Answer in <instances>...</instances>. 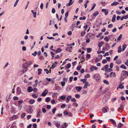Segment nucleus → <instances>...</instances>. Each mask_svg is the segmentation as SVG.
I'll return each instance as SVG.
<instances>
[{"mask_svg":"<svg viewBox=\"0 0 128 128\" xmlns=\"http://www.w3.org/2000/svg\"><path fill=\"white\" fill-rule=\"evenodd\" d=\"M25 110L26 112L30 114L32 113L33 112L32 108L30 106H26L25 107Z\"/></svg>","mask_w":128,"mask_h":128,"instance_id":"f257e3e1","label":"nucleus"},{"mask_svg":"<svg viewBox=\"0 0 128 128\" xmlns=\"http://www.w3.org/2000/svg\"><path fill=\"white\" fill-rule=\"evenodd\" d=\"M93 77L96 79V81L98 82H100V75L96 74L93 76Z\"/></svg>","mask_w":128,"mask_h":128,"instance_id":"f03ea898","label":"nucleus"},{"mask_svg":"<svg viewBox=\"0 0 128 128\" xmlns=\"http://www.w3.org/2000/svg\"><path fill=\"white\" fill-rule=\"evenodd\" d=\"M32 64V63L31 61L28 62L24 63L22 65V67H28Z\"/></svg>","mask_w":128,"mask_h":128,"instance_id":"7ed1b4c3","label":"nucleus"},{"mask_svg":"<svg viewBox=\"0 0 128 128\" xmlns=\"http://www.w3.org/2000/svg\"><path fill=\"white\" fill-rule=\"evenodd\" d=\"M24 102V101L22 100H20V101H19L18 102V109L20 110H21L22 108V103H23Z\"/></svg>","mask_w":128,"mask_h":128,"instance_id":"20e7f679","label":"nucleus"},{"mask_svg":"<svg viewBox=\"0 0 128 128\" xmlns=\"http://www.w3.org/2000/svg\"><path fill=\"white\" fill-rule=\"evenodd\" d=\"M24 69L21 70L20 72V74L22 75L24 73L26 72L28 70V68L26 67H22Z\"/></svg>","mask_w":128,"mask_h":128,"instance_id":"39448f33","label":"nucleus"},{"mask_svg":"<svg viewBox=\"0 0 128 128\" xmlns=\"http://www.w3.org/2000/svg\"><path fill=\"white\" fill-rule=\"evenodd\" d=\"M18 116L17 115H13L9 118V120H12L18 118Z\"/></svg>","mask_w":128,"mask_h":128,"instance_id":"423d86ee","label":"nucleus"},{"mask_svg":"<svg viewBox=\"0 0 128 128\" xmlns=\"http://www.w3.org/2000/svg\"><path fill=\"white\" fill-rule=\"evenodd\" d=\"M48 93V90L47 89H46L42 94L41 95L42 96H46Z\"/></svg>","mask_w":128,"mask_h":128,"instance_id":"0eeeda50","label":"nucleus"},{"mask_svg":"<svg viewBox=\"0 0 128 128\" xmlns=\"http://www.w3.org/2000/svg\"><path fill=\"white\" fill-rule=\"evenodd\" d=\"M73 47L72 46H68L66 49V50L67 51L72 52L71 50L72 49Z\"/></svg>","mask_w":128,"mask_h":128,"instance_id":"6e6552de","label":"nucleus"},{"mask_svg":"<svg viewBox=\"0 0 128 128\" xmlns=\"http://www.w3.org/2000/svg\"><path fill=\"white\" fill-rule=\"evenodd\" d=\"M116 76L115 73L114 72H111L110 74V78L115 77Z\"/></svg>","mask_w":128,"mask_h":128,"instance_id":"1a4fd4ad","label":"nucleus"},{"mask_svg":"<svg viewBox=\"0 0 128 128\" xmlns=\"http://www.w3.org/2000/svg\"><path fill=\"white\" fill-rule=\"evenodd\" d=\"M84 84V85L83 87L84 88H87L88 86H90V84H89V82H86Z\"/></svg>","mask_w":128,"mask_h":128,"instance_id":"9d476101","label":"nucleus"},{"mask_svg":"<svg viewBox=\"0 0 128 128\" xmlns=\"http://www.w3.org/2000/svg\"><path fill=\"white\" fill-rule=\"evenodd\" d=\"M54 124L57 128H59L60 127V123L54 122Z\"/></svg>","mask_w":128,"mask_h":128,"instance_id":"9b49d317","label":"nucleus"},{"mask_svg":"<svg viewBox=\"0 0 128 128\" xmlns=\"http://www.w3.org/2000/svg\"><path fill=\"white\" fill-rule=\"evenodd\" d=\"M33 89L32 87L31 86H30L28 87L27 88L28 91L29 92H30L33 91Z\"/></svg>","mask_w":128,"mask_h":128,"instance_id":"f8f14e48","label":"nucleus"},{"mask_svg":"<svg viewBox=\"0 0 128 128\" xmlns=\"http://www.w3.org/2000/svg\"><path fill=\"white\" fill-rule=\"evenodd\" d=\"M58 62L57 61H56L54 63H53L52 66V68H55Z\"/></svg>","mask_w":128,"mask_h":128,"instance_id":"ddd939ff","label":"nucleus"},{"mask_svg":"<svg viewBox=\"0 0 128 128\" xmlns=\"http://www.w3.org/2000/svg\"><path fill=\"white\" fill-rule=\"evenodd\" d=\"M82 87L80 86H77L76 87V89L77 90L78 92L80 91L82 89Z\"/></svg>","mask_w":128,"mask_h":128,"instance_id":"4468645a","label":"nucleus"},{"mask_svg":"<svg viewBox=\"0 0 128 128\" xmlns=\"http://www.w3.org/2000/svg\"><path fill=\"white\" fill-rule=\"evenodd\" d=\"M68 126V124L66 123H64V124H62L61 126V128H64L65 127L66 128Z\"/></svg>","mask_w":128,"mask_h":128,"instance_id":"2eb2a0df","label":"nucleus"},{"mask_svg":"<svg viewBox=\"0 0 128 128\" xmlns=\"http://www.w3.org/2000/svg\"><path fill=\"white\" fill-rule=\"evenodd\" d=\"M104 44V42L103 41H102L99 42L98 44V46L100 48Z\"/></svg>","mask_w":128,"mask_h":128,"instance_id":"dca6fc26","label":"nucleus"},{"mask_svg":"<svg viewBox=\"0 0 128 128\" xmlns=\"http://www.w3.org/2000/svg\"><path fill=\"white\" fill-rule=\"evenodd\" d=\"M16 123L15 122H14L11 125L10 128H14L16 127Z\"/></svg>","mask_w":128,"mask_h":128,"instance_id":"f3484780","label":"nucleus"},{"mask_svg":"<svg viewBox=\"0 0 128 128\" xmlns=\"http://www.w3.org/2000/svg\"><path fill=\"white\" fill-rule=\"evenodd\" d=\"M124 106L122 104H121L120 105V107L118 109V112H120L119 110H122L123 109H124Z\"/></svg>","mask_w":128,"mask_h":128,"instance_id":"a211bd4d","label":"nucleus"},{"mask_svg":"<svg viewBox=\"0 0 128 128\" xmlns=\"http://www.w3.org/2000/svg\"><path fill=\"white\" fill-rule=\"evenodd\" d=\"M122 50V47L121 46H120L118 48V53H120Z\"/></svg>","mask_w":128,"mask_h":128,"instance_id":"6ab92c4d","label":"nucleus"},{"mask_svg":"<svg viewBox=\"0 0 128 128\" xmlns=\"http://www.w3.org/2000/svg\"><path fill=\"white\" fill-rule=\"evenodd\" d=\"M116 16L114 14L113 15V16L112 19V21L113 22H114L116 21Z\"/></svg>","mask_w":128,"mask_h":128,"instance_id":"aec40b11","label":"nucleus"},{"mask_svg":"<svg viewBox=\"0 0 128 128\" xmlns=\"http://www.w3.org/2000/svg\"><path fill=\"white\" fill-rule=\"evenodd\" d=\"M99 14L98 11H96L93 14V17H95L97 16Z\"/></svg>","mask_w":128,"mask_h":128,"instance_id":"412c9836","label":"nucleus"},{"mask_svg":"<svg viewBox=\"0 0 128 128\" xmlns=\"http://www.w3.org/2000/svg\"><path fill=\"white\" fill-rule=\"evenodd\" d=\"M110 121L112 123L114 124H116V122L114 120L112 119H110Z\"/></svg>","mask_w":128,"mask_h":128,"instance_id":"4be33fe9","label":"nucleus"},{"mask_svg":"<svg viewBox=\"0 0 128 128\" xmlns=\"http://www.w3.org/2000/svg\"><path fill=\"white\" fill-rule=\"evenodd\" d=\"M118 4H119V3L118 2H114L111 4V5L112 6H114V5H116Z\"/></svg>","mask_w":128,"mask_h":128,"instance_id":"5701e85b","label":"nucleus"},{"mask_svg":"<svg viewBox=\"0 0 128 128\" xmlns=\"http://www.w3.org/2000/svg\"><path fill=\"white\" fill-rule=\"evenodd\" d=\"M35 100L33 99H31L30 100L29 102V103L31 104H33Z\"/></svg>","mask_w":128,"mask_h":128,"instance_id":"b1692460","label":"nucleus"},{"mask_svg":"<svg viewBox=\"0 0 128 128\" xmlns=\"http://www.w3.org/2000/svg\"><path fill=\"white\" fill-rule=\"evenodd\" d=\"M102 112L103 113H105L107 112V109L105 108H103L102 109Z\"/></svg>","mask_w":128,"mask_h":128,"instance_id":"393cba45","label":"nucleus"},{"mask_svg":"<svg viewBox=\"0 0 128 128\" xmlns=\"http://www.w3.org/2000/svg\"><path fill=\"white\" fill-rule=\"evenodd\" d=\"M120 68H123L124 69H126V67L125 66L124 64H122L121 65V66H120Z\"/></svg>","mask_w":128,"mask_h":128,"instance_id":"a878e982","label":"nucleus"},{"mask_svg":"<svg viewBox=\"0 0 128 128\" xmlns=\"http://www.w3.org/2000/svg\"><path fill=\"white\" fill-rule=\"evenodd\" d=\"M62 51V49L60 48H58L56 50V53H59L60 52Z\"/></svg>","mask_w":128,"mask_h":128,"instance_id":"bb28decb","label":"nucleus"},{"mask_svg":"<svg viewBox=\"0 0 128 128\" xmlns=\"http://www.w3.org/2000/svg\"><path fill=\"white\" fill-rule=\"evenodd\" d=\"M106 49L107 50H108L110 48V47L109 44L108 43L106 44Z\"/></svg>","mask_w":128,"mask_h":128,"instance_id":"cd10ccee","label":"nucleus"},{"mask_svg":"<svg viewBox=\"0 0 128 128\" xmlns=\"http://www.w3.org/2000/svg\"><path fill=\"white\" fill-rule=\"evenodd\" d=\"M127 46V45L126 44H124L122 47V50L123 51H124L126 48V47Z\"/></svg>","mask_w":128,"mask_h":128,"instance_id":"c85d7f7f","label":"nucleus"},{"mask_svg":"<svg viewBox=\"0 0 128 128\" xmlns=\"http://www.w3.org/2000/svg\"><path fill=\"white\" fill-rule=\"evenodd\" d=\"M41 113L40 112V110H39L38 111V113L37 115V117H38L40 116V113Z\"/></svg>","mask_w":128,"mask_h":128,"instance_id":"c756f323","label":"nucleus"},{"mask_svg":"<svg viewBox=\"0 0 128 128\" xmlns=\"http://www.w3.org/2000/svg\"><path fill=\"white\" fill-rule=\"evenodd\" d=\"M71 66V64L70 63H68L67 64L66 68L67 69H68Z\"/></svg>","mask_w":128,"mask_h":128,"instance_id":"7c9ffc66","label":"nucleus"},{"mask_svg":"<svg viewBox=\"0 0 128 128\" xmlns=\"http://www.w3.org/2000/svg\"><path fill=\"white\" fill-rule=\"evenodd\" d=\"M74 2V1H73L72 2H69L68 3H67L66 4V6H70L71 5H72L73 3V2Z\"/></svg>","mask_w":128,"mask_h":128,"instance_id":"2f4dec72","label":"nucleus"},{"mask_svg":"<svg viewBox=\"0 0 128 128\" xmlns=\"http://www.w3.org/2000/svg\"><path fill=\"white\" fill-rule=\"evenodd\" d=\"M116 63L118 64H120L121 62V60H116Z\"/></svg>","mask_w":128,"mask_h":128,"instance_id":"473e14b6","label":"nucleus"},{"mask_svg":"<svg viewBox=\"0 0 128 128\" xmlns=\"http://www.w3.org/2000/svg\"><path fill=\"white\" fill-rule=\"evenodd\" d=\"M38 75L40 74L42 72V69L41 68H38Z\"/></svg>","mask_w":128,"mask_h":128,"instance_id":"72a5a7b5","label":"nucleus"},{"mask_svg":"<svg viewBox=\"0 0 128 128\" xmlns=\"http://www.w3.org/2000/svg\"><path fill=\"white\" fill-rule=\"evenodd\" d=\"M122 34H120V36L118 37L117 40H120L122 38Z\"/></svg>","mask_w":128,"mask_h":128,"instance_id":"f704fd0d","label":"nucleus"},{"mask_svg":"<svg viewBox=\"0 0 128 128\" xmlns=\"http://www.w3.org/2000/svg\"><path fill=\"white\" fill-rule=\"evenodd\" d=\"M10 96V95L8 97V96H7L6 98V100L8 102L10 101V98L9 97Z\"/></svg>","mask_w":128,"mask_h":128,"instance_id":"c9c22d12","label":"nucleus"},{"mask_svg":"<svg viewBox=\"0 0 128 128\" xmlns=\"http://www.w3.org/2000/svg\"><path fill=\"white\" fill-rule=\"evenodd\" d=\"M103 82L104 83L107 85H108L109 84V82L108 81L106 80H104Z\"/></svg>","mask_w":128,"mask_h":128,"instance_id":"e433bc0d","label":"nucleus"},{"mask_svg":"<svg viewBox=\"0 0 128 128\" xmlns=\"http://www.w3.org/2000/svg\"><path fill=\"white\" fill-rule=\"evenodd\" d=\"M97 53L98 54H100L101 53H102V54H104L105 53V52L104 51H97Z\"/></svg>","mask_w":128,"mask_h":128,"instance_id":"4c0bfd02","label":"nucleus"},{"mask_svg":"<svg viewBox=\"0 0 128 128\" xmlns=\"http://www.w3.org/2000/svg\"><path fill=\"white\" fill-rule=\"evenodd\" d=\"M86 78H84V79H81L80 81L84 83L86 81Z\"/></svg>","mask_w":128,"mask_h":128,"instance_id":"58836bf2","label":"nucleus"},{"mask_svg":"<svg viewBox=\"0 0 128 128\" xmlns=\"http://www.w3.org/2000/svg\"><path fill=\"white\" fill-rule=\"evenodd\" d=\"M86 18L85 16H84L82 17H80L79 19L80 20H84L86 19Z\"/></svg>","mask_w":128,"mask_h":128,"instance_id":"ea45409f","label":"nucleus"},{"mask_svg":"<svg viewBox=\"0 0 128 128\" xmlns=\"http://www.w3.org/2000/svg\"><path fill=\"white\" fill-rule=\"evenodd\" d=\"M111 68H107V69H106L105 70V72H110L112 71L111 70Z\"/></svg>","mask_w":128,"mask_h":128,"instance_id":"a19ab883","label":"nucleus"},{"mask_svg":"<svg viewBox=\"0 0 128 128\" xmlns=\"http://www.w3.org/2000/svg\"><path fill=\"white\" fill-rule=\"evenodd\" d=\"M50 99L48 97H47L46 98V101L47 102H50Z\"/></svg>","mask_w":128,"mask_h":128,"instance_id":"79ce46f5","label":"nucleus"},{"mask_svg":"<svg viewBox=\"0 0 128 128\" xmlns=\"http://www.w3.org/2000/svg\"><path fill=\"white\" fill-rule=\"evenodd\" d=\"M75 45V43L73 42L72 44H68L67 45V46H74Z\"/></svg>","mask_w":128,"mask_h":128,"instance_id":"37998d69","label":"nucleus"},{"mask_svg":"<svg viewBox=\"0 0 128 128\" xmlns=\"http://www.w3.org/2000/svg\"><path fill=\"white\" fill-rule=\"evenodd\" d=\"M19 0H16V1L15 2L14 6V7L16 6V5H17V3L19 1Z\"/></svg>","mask_w":128,"mask_h":128,"instance_id":"c03bdc74","label":"nucleus"},{"mask_svg":"<svg viewBox=\"0 0 128 128\" xmlns=\"http://www.w3.org/2000/svg\"><path fill=\"white\" fill-rule=\"evenodd\" d=\"M104 39L106 41L108 42L109 41V38L107 36H106L104 38Z\"/></svg>","mask_w":128,"mask_h":128,"instance_id":"a18cd8bd","label":"nucleus"},{"mask_svg":"<svg viewBox=\"0 0 128 128\" xmlns=\"http://www.w3.org/2000/svg\"><path fill=\"white\" fill-rule=\"evenodd\" d=\"M72 98V97L71 96H67L66 99L67 100H70Z\"/></svg>","mask_w":128,"mask_h":128,"instance_id":"49530a36","label":"nucleus"},{"mask_svg":"<svg viewBox=\"0 0 128 128\" xmlns=\"http://www.w3.org/2000/svg\"><path fill=\"white\" fill-rule=\"evenodd\" d=\"M68 114V112L67 111H64V116H66Z\"/></svg>","mask_w":128,"mask_h":128,"instance_id":"de8ad7c7","label":"nucleus"},{"mask_svg":"<svg viewBox=\"0 0 128 128\" xmlns=\"http://www.w3.org/2000/svg\"><path fill=\"white\" fill-rule=\"evenodd\" d=\"M26 115V114L25 113H23L21 115V118H23Z\"/></svg>","mask_w":128,"mask_h":128,"instance_id":"09e8293b","label":"nucleus"},{"mask_svg":"<svg viewBox=\"0 0 128 128\" xmlns=\"http://www.w3.org/2000/svg\"><path fill=\"white\" fill-rule=\"evenodd\" d=\"M91 50V48H87V52L88 53L90 52Z\"/></svg>","mask_w":128,"mask_h":128,"instance_id":"8fccbe9b","label":"nucleus"},{"mask_svg":"<svg viewBox=\"0 0 128 128\" xmlns=\"http://www.w3.org/2000/svg\"><path fill=\"white\" fill-rule=\"evenodd\" d=\"M107 62V61L106 60L104 59L102 61V62L103 64H104L106 63Z\"/></svg>","mask_w":128,"mask_h":128,"instance_id":"3c124183","label":"nucleus"},{"mask_svg":"<svg viewBox=\"0 0 128 128\" xmlns=\"http://www.w3.org/2000/svg\"><path fill=\"white\" fill-rule=\"evenodd\" d=\"M15 111L14 108L13 107H12L11 109L10 112H13Z\"/></svg>","mask_w":128,"mask_h":128,"instance_id":"603ef678","label":"nucleus"},{"mask_svg":"<svg viewBox=\"0 0 128 128\" xmlns=\"http://www.w3.org/2000/svg\"><path fill=\"white\" fill-rule=\"evenodd\" d=\"M44 70L46 72V74H48L49 72V70L47 68L45 69Z\"/></svg>","mask_w":128,"mask_h":128,"instance_id":"864d4df0","label":"nucleus"},{"mask_svg":"<svg viewBox=\"0 0 128 128\" xmlns=\"http://www.w3.org/2000/svg\"><path fill=\"white\" fill-rule=\"evenodd\" d=\"M18 98L17 96H14L13 98V99L14 100H18Z\"/></svg>","mask_w":128,"mask_h":128,"instance_id":"5fc2aeb1","label":"nucleus"},{"mask_svg":"<svg viewBox=\"0 0 128 128\" xmlns=\"http://www.w3.org/2000/svg\"><path fill=\"white\" fill-rule=\"evenodd\" d=\"M56 108H54L52 110V113L53 114H54L55 113V111L56 110Z\"/></svg>","mask_w":128,"mask_h":128,"instance_id":"6e6d98bb","label":"nucleus"},{"mask_svg":"<svg viewBox=\"0 0 128 128\" xmlns=\"http://www.w3.org/2000/svg\"><path fill=\"white\" fill-rule=\"evenodd\" d=\"M52 12L53 14H54L56 12L55 9L54 8H52Z\"/></svg>","mask_w":128,"mask_h":128,"instance_id":"4d7b16f0","label":"nucleus"},{"mask_svg":"<svg viewBox=\"0 0 128 128\" xmlns=\"http://www.w3.org/2000/svg\"><path fill=\"white\" fill-rule=\"evenodd\" d=\"M73 106H75L76 107H77L78 106V104H77L76 102L72 104Z\"/></svg>","mask_w":128,"mask_h":128,"instance_id":"13d9d810","label":"nucleus"},{"mask_svg":"<svg viewBox=\"0 0 128 128\" xmlns=\"http://www.w3.org/2000/svg\"><path fill=\"white\" fill-rule=\"evenodd\" d=\"M76 62L75 61L72 63V65L73 66H75L76 64Z\"/></svg>","mask_w":128,"mask_h":128,"instance_id":"bf43d9fd","label":"nucleus"},{"mask_svg":"<svg viewBox=\"0 0 128 128\" xmlns=\"http://www.w3.org/2000/svg\"><path fill=\"white\" fill-rule=\"evenodd\" d=\"M81 68V66H79L76 68V69L78 70H80Z\"/></svg>","mask_w":128,"mask_h":128,"instance_id":"052dcab7","label":"nucleus"},{"mask_svg":"<svg viewBox=\"0 0 128 128\" xmlns=\"http://www.w3.org/2000/svg\"><path fill=\"white\" fill-rule=\"evenodd\" d=\"M124 87V86L122 84H120L119 86V88H123Z\"/></svg>","mask_w":128,"mask_h":128,"instance_id":"680f3d73","label":"nucleus"},{"mask_svg":"<svg viewBox=\"0 0 128 128\" xmlns=\"http://www.w3.org/2000/svg\"><path fill=\"white\" fill-rule=\"evenodd\" d=\"M86 32H82L81 33V36H83L85 34Z\"/></svg>","mask_w":128,"mask_h":128,"instance_id":"e2e57ef3","label":"nucleus"},{"mask_svg":"<svg viewBox=\"0 0 128 128\" xmlns=\"http://www.w3.org/2000/svg\"><path fill=\"white\" fill-rule=\"evenodd\" d=\"M109 55V54L108 52H106L103 55L104 57L106 56H108Z\"/></svg>","mask_w":128,"mask_h":128,"instance_id":"0e129e2a","label":"nucleus"},{"mask_svg":"<svg viewBox=\"0 0 128 128\" xmlns=\"http://www.w3.org/2000/svg\"><path fill=\"white\" fill-rule=\"evenodd\" d=\"M113 65L114 64L112 62L110 63V68H112Z\"/></svg>","mask_w":128,"mask_h":128,"instance_id":"69168bd1","label":"nucleus"},{"mask_svg":"<svg viewBox=\"0 0 128 128\" xmlns=\"http://www.w3.org/2000/svg\"><path fill=\"white\" fill-rule=\"evenodd\" d=\"M68 15V12H66L65 14V17L67 18Z\"/></svg>","mask_w":128,"mask_h":128,"instance_id":"338daca9","label":"nucleus"},{"mask_svg":"<svg viewBox=\"0 0 128 128\" xmlns=\"http://www.w3.org/2000/svg\"><path fill=\"white\" fill-rule=\"evenodd\" d=\"M122 127V126H121V125L120 124V123L118 124L117 128H121Z\"/></svg>","mask_w":128,"mask_h":128,"instance_id":"774afa93","label":"nucleus"}]
</instances>
